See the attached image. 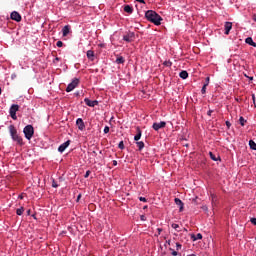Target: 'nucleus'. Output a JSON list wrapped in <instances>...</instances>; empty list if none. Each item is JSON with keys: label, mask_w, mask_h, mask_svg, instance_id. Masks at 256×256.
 Instances as JSON below:
<instances>
[{"label": "nucleus", "mask_w": 256, "mask_h": 256, "mask_svg": "<svg viewBox=\"0 0 256 256\" xmlns=\"http://www.w3.org/2000/svg\"><path fill=\"white\" fill-rule=\"evenodd\" d=\"M252 99H253V103L255 105L256 104V95L255 94H252Z\"/></svg>", "instance_id": "58836bf2"}, {"label": "nucleus", "mask_w": 256, "mask_h": 256, "mask_svg": "<svg viewBox=\"0 0 256 256\" xmlns=\"http://www.w3.org/2000/svg\"><path fill=\"white\" fill-rule=\"evenodd\" d=\"M192 238L194 241H197V240H201L203 238V236L201 233H198V234L192 236Z\"/></svg>", "instance_id": "5701e85b"}, {"label": "nucleus", "mask_w": 256, "mask_h": 256, "mask_svg": "<svg viewBox=\"0 0 256 256\" xmlns=\"http://www.w3.org/2000/svg\"><path fill=\"white\" fill-rule=\"evenodd\" d=\"M172 228H174L177 232H181L180 226L178 224H172Z\"/></svg>", "instance_id": "cd10ccee"}, {"label": "nucleus", "mask_w": 256, "mask_h": 256, "mask_svg": "<svg viewBox=\"0 0 256 256\" xmlns=\"http://www.w3.org/2000/svg\"><path fill=\"white\" fill-rule=\"evenodd\" d=\"M170 250L172 251V255H173V256H177V255H178V252H177V251L173 250L172 248H170Z\"/></svg>", "instance_id": "e433bc0d"}, {"label": "nucleus", "mask_w": 256, "mask_h": 256, "mask_svg": "<svg viewBox=\"0 0 256 256\" xmlns=\"http://www.w3.org/2000/svg\"><path fill=\"white\" fill-rule=\"evenodd\" d=\"M250 222L254 225H256V218H251Z\"/></svg>", "instance_id": "ea45409f"}, {"label": "nucleus", "mask_w": 256, "mask_h": 256, "mask_svg": "<svg viewBox=\"0 0 256 256\" xmlns=\"http://www.w3.org/2000/svg\"><path fill=\"white\" fill-rule=\"evenodd\" d=\"M85 104L88 107H96V105H99V101L98 100H90L89 98H85L84 99Z\"/></svg>", "instance_id": "9b49d317"}, {"label": "nucleus", "mask_w": 256, "mask_h": 256, "mask_svg": "<svg viewBox=\"0 0 256 256\" xmlns=\"http://www.w3.org/2000/svg\"><path fill=\"white\" fill-rule=\"evenodd\" d=\"M71 31V26L67 25L62 28V36L67 37Z\"/></svg>", "instance_id": "4468645a"}, {"label": "nucleus", "mask_w": 256, "mask_h": 256, "mask_svg": "<svg viewBox=\"0 0 256 256\" xmlns=\"http://www.w3.org/2000/svg\"><path fill=\"white\" fill-rule=\"evenodd\" d=\"M164 65L167 66V67H171V66H172V62H170V61H165V62H164Z\"/></svg>", "instance_id": "473e14b6"}, {"label": "nucleus", "mask_w": 256, "mask_h": 256, "mask_svg": "<svg viewBox=\"0 0 256 256\" xmlns=\"http://www.w3.org/2000/svg\"><path fill=\"white\" fill-rule=\"evenodd\" d=\"M55 61H60V58L56 57L55 60H54V62H55Z\"/></svg>", "instance_id": "3c124183"}, {"label": "nucleus", "mask_w": 256, "mask_h": 256, "mask_svg": "<svg viewBox=\"0 0 256 256\" xmlns=\"http://www.w3.org/2000/svg\"><path fill=\"white\" fill-rule=\"evenodd\" d=\"M250 149L256 151V142L254 140L249 141Z\"/></svg>", "instance_id": "412c9836"}, {"label": "nucleus", "mask_w": 256, "mask_h": 256, "mask_svg": "<svg viewBox=\"0 0 256 256\" xmlns=\"http://www.w3.org/2000/svg\"><path fill=\"white\" fill-rule=\"evenodd\" d=\"M137 2L141 3V4H145L144 0H136Z\"/></svg>", "instance_id": "49530a36"}, {"label": "nucleus", "mask_w": 256, "mask_h": 256, "mask_svg": "<svg viewBox=\"0 0 256 256\" xmlns=\"http://www.w3.org/2000/svg\"><path fill=\"white\" fill-rule=\"evenodd\" d=\"M32 217H34V218H35V215H32Z\"/></svg>", "instance_id": "bf43d9fd"}, {"label": "nucleus", "mask_w": 256, "mask_h": 256, "mask_svg": "<svg viewBox=\"0 0 256 256\" xmlns=\"http://www.w3.org/2000/svg\"><path fill=\"white\" fill-rule=\"evenodd\" d=\"M210 199L213 207L218 205V196L216 194H213V192H211L210 194Z\"/></svg>", "instance_id": "ddd939ff"}, {"label": "nucleus", "mask_w": 256, "mask_h": 256, "mask_svg": "<svg viewBox=\"0 0 256 256\" xmlns=\"http://www.w3.org/2000/svg\"><path fill=\"white\" fill-rule=\"evenodd\" d=\"M206 89H207V84H203L202 89H201V93L205 94L206 93Z\"/></svg>", "instance_id": "c756f323"}, {"label": "nucleus", "mask_w": 256, "mask_h": 256, "mask_svg": "<svg viewBox=\"0 0 256 256\" xmlns=\"http://www.w3.org/2000/svg\"><path fill=\"white\" fill-rule=\"evenodd\" d=\"M136 145H137V147L139 148V151H142L143 148L145 147V144H144L143 141H138V142H136Z\"/></svg>", "instance_id": "aec40b11"}, {"label": "nucleus", "mask_w": 256, "mask_h": 256, "mask_svg": "<svg viewBox=\"0 0 256 256\" xmlns=\"http://www.w3.org/2000/svg\"><path fill=\"white\" fill-rule=\"evenodd\" d=\"M246 122H247V120H245V118H244L243 116H241V117L239 118V123H240V125H241L242 127L245 126Z\"/></svg>", "instance_id": "b1692460"}, {"label": "nucleus", "mask_w": 256, "mask_h": 256, "mask_svg": "<svg viewBox=\"0 0 256 256\" xmlns=\"http://www.w3.org/2000/svg\"><path fill=\"white\" fill-rule=\"evenodd\" d=\"M113 165L117 166V160H113Z\"/></svg>", "instance_id": "de8ad7c7"}, {"label": "nucleus", "mask_w": 256, "mask_h": 256, "mask_svg": "<svg viewBox=\"0 0 256 256\" xmlns=\"http://www.w3.org/2000/svg\"><path fill=\"white\" fill-rule=\"evenodd\" d=\"M71 140H67L58 147V152L63 153L70 146Z\"/></svg>", "instance_id": "6e6552de"}, {"label": "nucleus", "mask_w": 256, "mask_h": 256, "mask_svg": "<svg viewBox=\"0 0 256 256\" xmlns=\"http://www.w3.org/2000/svg\"><path fill=\"white\" fill-rule=\"evenodd\" d=\"M24 134L26 140H31L34 136V127L32 125H26V127L24 128Z\"/></svg>", "instance_id": "7ed1b4c3"}, {"label": "nucleus", "mask_w": 256, "mask_h": 256, "mask_svg": "<svg viewBox=\"0 0 256 256\" xmlns=\"http://www.w3.org/2000/svg\"><path fill=\"white\" fill-rule=\"evenodd\" d=\"M26 214H27L28 216H30V215H31V210H28V211L26 212Z\"/></svg>", "instance_id": "09e8293b"}, {"label": "nucleus", "mask_w": 256, "mask_h": 256, "mask_svg": "<svg viewBox=\"0 0 256 256\" xmlns=\"http://www.w3.org/2000/svg\"><path fill=\"white\" fill-rule=\"evenodd\" d=\"M20 198L23 199V196H21Z\"/></svg>", "instance_id": "13d9d810"}, {"label": "nucleus", "mask_w": 256, "mask_h": 256, "mask_svg": "<svg viewBox=\"0 0 256 256\" xmlns=\"http://www.w3.org/2000/svg\"><path fill=\"white\" fill-rule=\"evenodd\" d=\"M52 187L53 188H58V184L55 180H52Z\"/></svg>", "instance_id": "72a5a7b5"}, {"label": "nucleus", "mask_w": 256, "mask_h": 256, "mask_svg": "<svg viewBox=\"0 0 256 256\" xmlns=\"http://www.w3.org/2000/svg\"><path fill=\"white\" fill-rule=\"evenodd\" d=\"M245 43L252 47H256V43L254 42L253 38H251V37L246 38Z\"/></svg>", "instance_id": "a211bd4d"}, {"label": "nucleus", "mask_w": 256, "mask_h": 256, "mask_svg": "<svg viewBox=\"0 0 256 256\" xmlns=\"http://www.w3.org/2000/svg\"><path fill=\"white\" fill-rule=\"evenodd\" d=\"M157 230H158L159 234L162 232V229H161V228H158Z\"/></svg>", "instance_id": "603ef678"}, {"label": "nucleus", "mask_w": 256, "mask_h": 256, "mask_svg": "<svg viewBox=\"0 0 256 256\" xmlns=\"http://www.w3.org/2000/svg\"><path fill=\"white\" fill-rule=\"evenodd\" d=\"M175 203H176V205L179 206L180 212H183V210H184V204H183V202H182L179 198H176V199H175Z\"/></svg>", "instance_id": "f3484780"}, {"label": "nucleus", "mask_w": 256, "mask_h": 256, "mask_svg": "<svg viewBox=\"0 0 256 256\" xmlns=\"http://www.w3.org/2000/svg\"><path fill=\"white\" fill-rule=\"evenodd\" d=\"M189 77V74L187 71L180 72V78L187 79Z\"/></svg>", "instance_id": "4be33fe9"}, {"label": "nucleus", "mask_w": 256, "mask_h": 256, "mask_svg": "<svg viewBox=\"0 0 256 256\" xmlns=\"http://www.w3.org/2000/svg\"><path fill=\"white\" fill-rule=\"evenodd\" d=\"M76 126H77L79 131H84L86 129L85 122L82 118H78L76 120Z\"/></svg>", "instance_id": "423d86ee"}, {"label": "nucleus", "mask_w": 256, "mask_h": 256, "mask_svg": "<svg viewBox=\"0 0 256 256\" xmlns=\"http://www.w3.org/2000/svg\"><path fill=\"white\" fill-rule=\"evenodd\" d=\"M118 148H119L120 150H124L125 146H124V142H123V141H120V142H119Z\"/></svg>", "instance_id": "c85d7f7f"}, {"label": "nucleus", "mask_w": 256, "mask_h": 256, "mask_svg": "<svg viewBox=\"0 0 256 256\" xmlns=\"http://www.w3.org/2000/svg\"><path fill=\"white\" fill-rule=\"evenodd\" d=\"M110 128L109 126L104 127V134H109Z\"/></svg>", "instance_id": "7c9ffc66"}, {"label": "nucleus", "mask_w": 256, "mask_h": 256, "mask_svg": "<svg viewBox=\"0 0 256 256\" xmlns=\"http://www.w3.org/2000/svg\"><path fill=\"white\" fill-rule=\"evenodd\" d=\"M90 175H91V170H87L84 175V178H89Z\"/></svg>", "instance_id": "2f4dec72"}, {"label": "nucleus", "mask_w": 256, "mask_h": 256, "mask_svg": "<svg viewBox=\"0 0 256 256\" xmlns=\"http://www.w3.org/2000/svg\"><path fill=\"white\" fill-rule=\"evenodd\" d=\"M209 156H210L211 160L218 161V158L216 157V155L213 152H209Z\"/></svg>", "instance_id": "a878e982"}, {"label": "nucleus", "mask_w": 256, "mask_h": 256, "mask_svg": "<svg viewBox=\"0 0 256 256\" xmlns=\"http://www.w3.org/2000/svg\"><path fill=\"white\" fill-rule=\"evenodd\" d=\"M212 113H213V110H208V111H207V115H208L209 117H211Z\"/></svg>", "instance_id": "a19ab883"}, {"label": "nucleus", "mask_w": 256, "mask_h": 256, "mask_svg": "<svg viewBox=\"0 0 256 256\" xmlns=\"http://www.w3.org/2000/svg\"><path fill=\"white\" fill-rule=\"evenodd\" d=\"M165 127H166V122H164V121H161L159 123L155 122L153 124V129L155 131H159L160 129H164Z\"/></svg>", "instance_id": "f8f14e48"}, {"label": "nucleus", "mask_w": 256, "mask_h": 256, "mask_svg": "<svg viewBox=\"0 0 256 256\" xmlns=\"http://www.w3.org/2000/svg\"><path fill=\"white\" fill-rule=\"evenodd\" d=\"M145 17L148 21L155 24L156 26L161 25V21L163 20V18L154 10L146 11Z\"/></svg>", "instance_id": "f257e3e1"}, {"label": "nucleus", "mask_w": 256, "mask_h": 256, "mask_svg": "<svg viewBox=\"0 0 256 256\" xmlns=\"http://www.w3.org/2000/svg\"><path fill=\"white\" fill-rule=\"evenodd\" d=\"M25 209L23 207L16 210L17 215L21 216L24 213Z\"/></svg>", "instance_id": "bb28decb"}, {"label": "nucleus", "mask_w": 256, "mask_h": 256, "mask_svg": "<svg viewBox=\"0 0 256 256\" xmlns=\"http://www.w3.org/2000/svg\"><path fill=\"white\" fill-rule=\"evenodd\" d=\"M80 83V80L78 78H74L70 84H68L66 88V92L73 91Z\"/></svg>", "instance_id": "20e7f679"}, {"label": "nucleus", "mask_w": 256, "mask_h": 256, "mask_svg": "<svg viewBox=\"0 0 256 256\" xmlns=\"http://www.w3.org/2000/svg\"><path fill=\"white\" fill-rule=\"evenodd\" d=\"M124 12H126V13H128V14H132V12H133V7L132 6H130V5H125L124 6Z\"/></svg>", "instance_id": "6ab92c4d"}, {"label": "nucleus", "mask_w": 256, "mask_h": 256, "mask_svg": "<svg viewBox=\"0 0 256 256\" xmlns=\"http://www.w3.org/2000/svg\"><path fill=\"white\" fill-rule=\"evenodd\" d=\"M1 92H2V89H1V87H0V95H1Z\"/></svg>", "instance_id": "6e6d98bb"}, {"label": "nucleus", "mask_w": 256, "mask_h": 256, "mask_svg": "<svg viewBox=\"0 0 256 256\" xmlns=\"http://www.w3.org/2000/svg\"><path fill=\"white\" fill-rule=\"evenodd\" d=\"M186 147H189V144H186Z\"/></svg>", "instance_id": "4d7b16f0"}, {"label": "nucleus", "mask_w": 256, "mask_h": 256, "mask_svg": "<svg viewBox=\"0 0 256 256\" xmlns=\"http://www.w3.org/2000/svg\"><path fill=\"white\" fill-rule=\"evenodd\" d=\"M209 83H210V77H207V78L205 79V83H204V84H207V86H208Z\"/></svg>", "instance_id": "4c0bfd02"}, {"label": "nucleus", "mask_w": 256, "mask_h": 256, "mask_svg": "<svg viewBox=\"0 0 256 256\" xmlns=\"http://www.w3.org/2000/svg\"><path fill=\"white\" fill-rule=\"evenodd\" d=\"M92 154H93L94 156H97V152H96V151H93Z\"/></svg>", "instance_id": "8fccbe9b"}, {"label": "nucleus", "mask_w": 256, "mask_h": 256, "mask_svg": "<svg viewBox=\"0 0 256 256\" xmlns=\"http://www.w3.org/2000/svg\"><path fill=\"white\" fill-rule=\"evenodd\" d=\"M86 56L90 61L95 60V52L94 51H91V50L87 51Z\"/></svg>", "instance_id": "2eb2a0df"}, {"label": "nucleus", "mask_w": 256, "mask_h": 256, "mask_svg": "<svg viewBox=\"0 0 256 256\" xmlns=\"http://www.w3.org/2000/svg\"><path fill=\"white\" fill-rule=\"evenodd\" d=\"M17 111H19V105L13 104V105L11 106V108H10V116L12 117V119H13L14 121L17 120V115H16Z\"/></svg>", "instance_id": "39448f33"}, {"label": "nucleus", "mask_w": 256, "mask_h": 256, "mask_svg": "<svg viewBox=\"0 0 256 256\" xmlns=\"http://www.w3.org/2000/svg\"><path fill=\"white\" fill-rule=\"evenodd\" d=\"M252 20H253L254 22H256V13H254V14L252 15Z\"/></svg>", "instance_id": "c03bdc74"}, {"label": "nucleus", "mask_w": 256, "mask_h": 256, "mask_svg": "<svg viewBox=\"0 0 256 256\" xmlns=\"http://www.w3.org/2000/svg\"><path fill=\"white\" fill-rule=\"evenodd\" d=\"M225 124H226L227 129H230L232 126V124L229 121H226Z\"/></svg>", "instance_id": "c9c22d12"}, {"label": "nucleus", "mask_w": 256, "mask_h": 256, "mask_svg": "<svg viewBox=\"0 0 256 256\" xmlns=\"http://www.w3.org/2000/svg\"><path fill=\"white\" fill-rule=\"evenodd\" d=\"M250 80H254V77H249Z\"/></svg>", "instance_id": "5fc2aeb1"}, {"label": "nucleus", "mask_w": 256, "mask_h": 256, "mask_svg": "<svg viewBox=\"0 0 256 256\" xmlns=\"http://www.w3.org/2000/svg\"><path fill=\"white\" fill-rule=\"evenodd\" d=\"M125 62V59L122 56L117 57L116 63L117 64H123Z\"/></svg>", "instance_id": "393cba45"}, {"label": "nucleus", "mask_w": 256, "mask_h": 256, "mask_svg": "<svg viewBox=\"0 0 256 256\" xmlns=\"http://www.w3.org/2000/svg\"><path fill=\"white\" fill-rule=\"evenodd\" d=\"M232 28H233V23L230 21H226L224 24V30H225L224 34L229 35Z\"/></svg>", "instance_id": "1a4fd4ad"}, {"label": "nucleus", "mask_w": 256, "mask_h": 256, "mask_svg": "<svg viewBox=\"0 0 256 256\" xmlns=\"http://www.w3.org/2000/svg\"><path fill=\"white\" fill-rule=\"evenodd\" d=\"M134 39H135L134 32H128L127 34H125L123 36V40L128 42V43H131Z\"/></svg>", "instance_id": "0eeeda50"}, {"label": "nucleus", "mask_w": 256, "mask_h": 256, "mask_svg": "<svg viewBox=\"0 0 256 256\" xmlns=\"http://www.w3.org/2000/svg\"><path fill=\"white\" fill-rule=\"evenodd\" d=\"M11 19L16 21V22H21L22 21V16L18 11H13L11 13Z\"/></svg>", "instance_id": "9d476101"}, {"label": "nucleus", "mask_w": 256, "mask_h": 256, "mask_svg": "<svg viewBox=\"0 0 256 256\" xmlns=\"http://www.w3.org/2000/svg\"><path fill=\"white\" fill-rule=\"evenodd\" d=\"M82 198V195L81 194H79L78 196H77V202H79V200Z\"/></svg>", "instance_id": "a18cd8bd"}, {"label": "nucleus", "mask_w": 256, "mask_h": 256, "mask_svg": "<svg viewBox=\"0 0 256 256\" xmlns=\"http://www.w3.org/2000/svg\"><path fill=\"white\" fill-rule=\"evenodd\" d=\"M136 131H137V134L135 135L134 140H135L136 142H138V141L141 139L142 132H141V130H140L139 127L136 128Z\"/></svg>", "instance_id": "dca6fc26"}, {"label": "nucleus", "mask_w": 256, "mask_h": 256, "mask_svg": "<svg viewBox=\"0 0 256 256\" xmlns=\"http://www.w3.org/2000/svg\"><path fill=\"white\" fill-rule=\"evenodd\" d=\"M9 132L11 134L12 140L17 142L18 145L23 146L24 142L21 136L18 135L17 130L14 125L9 126Z\"/></svg>", "instance_id": "f03ea898"}, {"label": "nucleus", "mask_w": 256, "mask_h": 256, "mask_svg": "<svg viewBox=\"0 0 256 256\" xmlns=\"http://www.w3.org/2000/svg\"><path fill=\"white\" fill-rule=\"evenodd\" d=\"M177 250H180L182 248V245L180 243L176 244Z\"/></svg>", "instance_id": "79ce46f5"}, {"label": "nucleus", "mask_w": 256, "mask_h": 256, "mask_svg": "<svg viewBox=\"0 0 256 256\" xmlns=\"http://www.w3.org/2000/svg\"><path fill=\"white\" fill-rule=\"evenodd\" d=\"M139 200H140L141 202H147L146 198H144V197H140Z\"/></svg>", "instance_id": "37998d69"}, {"label": "nucleus", "mask_w": 256, "mask_h": 256, "mask_svg": "<svg viewBox=\"0 0 256 256\" xmlns=\"http://www.w3.org/2000/svg\"><path fill=\"white\" fill-rule=\"evenodd\" d=\"M63 42H61V41H58L57 43H56V46L57 47H59V48H61V47H63Z\"/></svg>", "instance_id": "f704fd0d"}, {"label": "nucleus", "mask_w": 256, "mask_h": 256, "mask_svg": "<svg viewBox=\"0 0 256 256\" xmlns=\"http://www.w3.org/2000/svg\"><path fill=\"white\" fill-rule=\"evenodd\" d=\"M203 210H208V208L206 206L202 207Z\"/></svg>", "instance_id": "864d4df0"}]
</instances>
